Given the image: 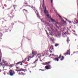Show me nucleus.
<instances>
[{
  "instance_id": "393cba45",
  "label": "nucleus",
  "mask_w": 78,
  "mask_h": 78,
  "mask_svg": "<svg viewBox=\"0 0 78 78\" xmlns=\"http://www.w3.org/2000/svg\"><path fill=\"white\" fill-rule=\"evenodd\" d=\"M66 41L67 42H69V38H67V40Z\"/></svg>"
},
{
  "instance_id": "aec40b11",
  "label": "nucleus",
  "mask_w": 78,
  "mask_h": 78,
  "mask_svg": "<svg viewBox=\"0 0 78 78\" xmlns=\"http://www.w3.org/2000/svg\"><path fill=\"white\" fill-rule=\"evenodd\" d=\"M16 68H17V69H20V67L16 66Z\"/></svg>"
},
{
  "instance_id": "7ed1b4c3",
  "label": "nucleus",
  "mask_w": 78,
  "mask_h": 78,
  "mask_svg": "<svg viewBox=\"0 0 78 78\" xmlns=\"http://www.w3.org/2000/svg\"><path fill=\"white\" fill-rule=\"evenodd\" d=\"M32 56H30L29 57L31 59V58H34V56H35V55H36V53H34V51H32Z\"/></svg>"
},
{
  "instance_id": "473e14b6",
  "label": "nucleus",
  "mask_w": 78,
  "mask_h": 78,
  "mask_svg": "<svg viewBox=\"0 0 78 78\" xmlns=\"http://www.w3.org/2000/svg\"><path fill=\"white\" fill-rule=\"evenodd\" d=\"M18 75H22V74H21V73H19Z\"/></svg>"
},
{
  "instance_id": "c03bdc74",
  "label": "nucleus",
  "mask_w": 78,
  "mask_h": 78,
  "mask_svg": "<svg viewBox=\"0 0 78 78\" xmlns=\"http://www.w3.org/2000/svg\"><path fill=\"white\" fill-rule=\"evenodd\" d=\"M12 25H14V23H12Z\"/></svg>"
},
{
  "instance_id": "c85d7f7f",
  "label": "nucleus",
  "mask_w": 78,
  "mask_h": 78,
  "mask_svg": "<svg viewBox=\"0 0 78 78\" xmlns=\"http://www.w3.org/2000/svg\"><path fill=\"white\" fill-rule=\"evenodd\" d=\"M40 70H41V71H44V70H45L40 69Z\"/></svg>"
},
{
  "instance_id": "a19ab883",
  "label": "nucleus",
  "mask_w": 78,
  "mask_h": 78,
  "mask_svg": "<svg viewBox=\"0 0 78 78\" xmlns=\"http://www.w3.org/2000/svg\"><path fill=\"white\" fill-rule=\"evenodd\" d=\"M65 19L66 20H67V19L66 18Z\"/></svg>"
},
{
  "instance_id": "cd10ccee",
  "label": "nucleus",
  "mask_w": 78,
  "mask_h": 78,
  "mask_svg": "<svg viewBox=\"0 0 78 78\" xmlns=\"http://www.w3.org/2000/svg\"><path fill=\"white\" fill-rule=\"evenodd\" d=\"M51 3H53V0H51Z\"/></svg>"
},
{
  "instance_id": "f03ea898",
  "label": "nucleus",
  "mask_w": 78,
  "mask_h": 78,
  "mask_svg": "<svg viewBox=\"0 0 78 78\" xmlns=\"http://www.w3.org/2000/svg\"><path fill=\"white\" fill-rule=\"evenodd\" d=\"M61 55L60 54L59 55V57L58 56L57 57L54 58H53V59L55 61H57V62H58L59 61V58L61 59Z\"/></svg>"
},
{
  "instance_id": "f257e3e1",
  "label": "nucleus",
  "mask_w": 78,
  "mask_h": 78,
  "mask_svg": "<svg viewBox=\"0 0 78 78\" xmlns=\"http://www.w3.org/2000/svg\"><path fill=\"white\" fill-rule=\"evenodd\" d=\"M27 58H26L23 61H22V62H17L15 64H16V65H17V66H19L18 64H20V65H21V66H22L23 64L22 63H24V62H26V61H27Z\"/></svg>"
},
{
  "instance_id": "a18cd8bd",
  "label": "nucleus",
  "mask_w": 78,
  "mask_h": 78,
  "mask_svg": "<svg viewBox=\"0 0 78 78\" xmlns=\"http://www.w3.org/2000/svg\"><path fill=\"white\" fill-rule=\"evenodd\" d=\"M43 2H44V0H43Z\"/></svg>"
},
{
  "instance_id": "f8f14e48",
  "label": "nucleus",
  "mask_w": 78,
  "mask_h": 78,
  "mask_svg": "<svg viewBox=\"0 0 78 78\" xmlns=\"http://www.w3.org/2000/svg\"><path fill=\"white\" fill-rule=\"evenodd\" d=\"M50 19L51 20V21H52V22H55V20L51 18H50Z\"/></svg>"
},
{
  "instance_id": "49530a36",
  "label": "nucleus",
  "mask_w": 78,
  "mask_h": 78,
  "mask_svg": "<svg viewBox=\"0 0 78 78\" xmlns=\"http://www.w3.org/2000/svg\"><path fill=\"white\" fill-rule=\"evenodd\" d=\"M13 16L14 17V15H13Z\"/></svg>"
},
{
  "instance_id": "dca6fc26",
  "label": "nucleus",
  "mask_w": 78,
  "mask_h": 78,
  "mask_svg": "<svg viewBox=\"0 0 78 78\" xmlns=\"http://www.w3.org/2000/svg\"><path fill=\"white\" fill-rule=\"evenodd\" d=\"M30 59H31V58H30V57H27L28 60H27V61L28 62V61H30Z\"/></svg>"
},
{
  "instance_id": "1a4fd4ad",
  "label": "nucleus",
  "mask_w": 78,
  "mask_h": 78,
  "mask_svg": "<svg viewBox=\"0 0 78 78\" xmlns=\"http://www.w3.org/2000/svg\"><path fill=\"white\" fill-rule=\"evenodd\" d=\"M70 49H69V50L67 51V52H66L67 55H70Z\"/></svg>"
},
{
  "instance_id": "6e6552de",
  "label": "nucleus",
  "mask_w": 78,
  "mask_h": 78,
  "mask_svg": "<svg viewBox=\"0 0 78 78\" xmlns=\"http://www.w3.org/2000/svg\"><path fill=\"white\" fill-rule=\"evenodd\" d=\"M23 11L24 14H26L27 12H28V11L26 10L25 9H23Z\"/></svg>"
},
{
  "instance_id": "b1692460",
  "label": "nucleus",
  "mask_w": 78,
  "mask_h": 78,
  "mask_svg": "<svg viewBox=\"0 0 78 78\" xmlns=\"http://www.w3.org/2000/svg\"><path fill=\"white\" fill-rule=\"evenodd\" d=\"M2 61V56L0 57V62Z\"/></svg>"
},
{
  "instance_id": "5701e85b",
  "label": "nucleus",
  "mask_w": 78,
  "mask_h": 78,
  "mask_svg": "<svg viewBox=\"0 0 78 78\" xmlns=\"http://www.w3.org/2000/svg\"><path fill=\"white\" fill-rule=\"evenodd\" d=\"M21 75H23V76H24V75H25V74L23 73L21 74Z\"/></svg>"
},
{
  "instance_id": "603ef678",
  "label": "nucleus",
  "mask_w": 78,
  "mask_h": 78,
  "mask_svg": "<svg viewBox=\"0 0 78 78\" xmlns=\"http://www.w3.org/2000/svg\"><path fill=\"white\" fill-rule=\"evenodd\" d=\"M1 51V50H0V51Z\"/></svg>"
},
{
  "instance_id": "ea45409f",
  "label": "nucleus",
  "mask_w": 78,
  "mask_h": 78,
  "mask_svg": "<svg viewBox=\"0 0 78 78\" xmlns=\"http://www.w3.org/2000/svg\"><path fill=\"white\" fill-rule=\"evenodd\" d=\"M27 6H29V7H30V5H27Z\"/></svg>"
},
{
  "instance_id": "9b49d317",
  "label": "nucleus",
  "mask_w": 78,
  "mask_h": 78,
  "mask_svg": "<svg viewBox=\"0 0 78 78\" xmlns=\"http://www.w3.org/2000/svg\"><path fill=\"white\" fill-rule=\"evenodd\" d=\"M49 50L50 51V53H52L53 51V48H52L51 49L50 48Z\"/></svg>"
},
{
  "instance_id": "4468645a",
  "label": "nucleus",
  "mask_w": 78,
  "mask_h": 78,
  "mask_svg": "<svg viewBox=\"0 0 78 78\" xmlns=\"http://www.w3.org/2000/svg\"><path fill=\"white\" fill-rule=\"evenodd\" d=\"M27 4H28V3H26L24 4L23 5V6H24V7L27 6H28V5H27Z\"/></svg>"
},
{
  "instance_id": "79ce46f5",
  "label": "nucleus",
  "mask_w": 78,
  "mask_h": 78,
  "mask_svg": "<svg viewBox=\"0 0 78 78\" xmlns=\"http://www.w3.org/2000/svg\"><path fill=\"white\" fill-rule=\"evenodd\" d=\"M12 17H13L12 16L11 17L12 19V18H13Z\"/></svg>"
},
{
  "instance_id": "e433bc0d",
  "label": "nucleus",
  "mask_w": 78,
  "mask_h": 78,
  "mask_svg": "<svg viewBox=\"0 0 78 78\" xmlns=\"http://www.w3.org/2000/svg\"><path fill=\"white\" fill-rule=\"evenodd\" d=\"M45 64H48V62H46V63H45Z\"/></svg>"
},
{
  "instance_id": "4be33fe9",
  "label": "nucleus",
  "mask_w": 78,
  "mask_h": 78,
  "mask_svg": "<svg viewBox=\"0 0 78 78\" xmlns=\"http://www.w3.org/2000/svg\"><path fill=\"white\" fill-rule=\"evenodd\" d=\"M13 7L14 8V9H15V8H16V5H13Z\"/></svg>"
},
{
  "instance_id": "ddd939ff",
  "label": "nucleus",
  "mask_w": 78,
  "mask_h": 78,
  "mask_svg": "<svg viewBox=\"0 0 78 78\" xmlns=\"http://www.w3.org/2000/svg\"><path fill=\"white\" fill-rule=\"evenodd\" d=\"M33 10H34L35 11V12H36V11H37V10L36 9V8L35 7H33Z\"/></svg>"
},
{
  "instance_id": "a878e982",
  "label": "nucleus",
  "mask_w": 78,
  "mask_h": 78,
  "mask_svg": "<svg viewBox=\"0 0 78 78\" xmlns=\"http://www.w3.org/2000/svg\"><path fill=\"white\" fill-rule=\"evenodd\" d=\"M0 36H2V34L0 32Z\"/></svg>"
},
{
  "instance_id": "f3484780",
  "label": "nucleus",
  "mask_w": 78,
  "mask_h": 78,
  "mask_svg": "<svg viewBox=\"0 0 78 78\" xmlns=\"http://www.w3.org/2000/svg\"><path fill=\"white\" fill-rule=\"evenodd\" d=\"M38 61V59H37V60H36L35 61H34V64H35V63H37V61Z\"/></svg>"
},
{
  "instance_id": "423d86ee",
  "label": "nucleus",
  "mask_w": 78,
  "mask_h": 78,
  "mask_svg": "<svg viewBox=\"0 0 78 78\" xmlns=\"http://www.w3.org/2000/svg\"><path fill=\"white\" fill-rule=\"evenodd\" d=\"M9 73L10 76H13L14 74H15V72L14 71H12V72H10Z\"/></svg>"
},
{
  "instance_id": "bb28decb",
  "label": "nucleus",
  "mask_w": 78,
  "mask_h": 78,
  "mask_svg": "<svg viewBox=\"0 0 78 78\" xmlns=\"http://www.w3.org/2000/svg\"><path fill=\"white\" fill-rule=\"evenodd\" d=\"M12 72V70H10L9 72Z\"/></svg>"
},
{
  "instance_id": "6ab92c4d",
  "label": "nucleus",
  "mask_w": 78,
  "mask_h": 78,
  "mask_svg": "<svg viewBox=\"0 0 78 78\" xmlns=\"http://www.w3.org/2000/svg\"><path fill=\"white\" fill-rule=\"evenodd\" d=\"M59 45V44H55V47H58Z\"/></svg>"
},
{
  "instance_id": "c756f323",
  "label": "nucleus",
  "mask_w": 78,
  "mask_h": 78,
  "mask_svg": "<svg viewBox=\"0 0 78 78\" xmlns=\"http://www.w3.org/2000/svg\"><path fill=\"white\" fill-rule=\"evenodd\" d=\"M55 25L56 27H58V28H59V27H58V26L57 25H56V24H55Z\"/></svg>"
},
{
  "instance_id": "f704fd0d",
  "label": "nucleus",
  "mask_w": 78,
  "mask_h": 78,
  "mask_svg": "<svg viewBox=\"0 0 78 78\" xmlns=\"http://www.w3.org/2000/svg\"><path fill=\"white\" fill-rule=\"evenodd\" d=\"M34 7H33V6H32V7H31V8H32V9L33 8H34Z\"/></svg>"
},
{
  "instance_id": "de8ad7c7",
  "label": "nucleus",
  "mask_w": 78,
  "mask_h": 78,
  "mask_svg": "<svg viewBox=\"0 0 78 78\" xmlns=\"http://www.w3.org/2000/svg\"><path fill=\"white\" fill-rule=\"evenodd\" d=\"M41 21L42 22V20H41Z\"/></svg>"
},
{
  "instance_id": "4c0bfd02",
  "label": "nucleus",
  "mask_w": 78,
  "mask_h": 78,
  "mask_svg": "<svg viewBox=\"0 0 78 78\" xmlns=\"http://www.w3.org/2000/svg\"><path fill=\"white\" fill-rule=\"evenodd\" d=\"M50 62H48V64H50Z\"/></svg>"
},
{
  "instance_id": "8fccbe9b",
  "label": "nucleus",
  "mask_w": 78,
  "mask_h": 78,
  "mask_svg": "<svg viewBox=\"0 0 78 78\" xmlns=\"http://www.w3.org/2000/svg\"><path fill=\"white\" fill-rule=\"evenodd\" d=\"M74 32H75V31H74Z\"/></svg>"
},
{
  "instance_id": "58836bf2",
  "label": "nucleus",
  "mask_w": 78,
  "mask_h": 78,
  "mask_svg": "<svg viewBox=\"0 0 78 78\" xmlns=\"http://www.w3.org/2000/svg\"><path fill=\"white\" fill-rule=\"evenodd\" d=\"M50 35H51V36H53V35H52V34H51V33L50 34Z\"/></svg>"
},
{
  "instance_id": "72a5a7b5",
  "label": "nucleus",
  "mask_w": 78,
  "mask_h": 78,
  "mask_svg": "<svg viewBox=\"0 0 78 78\" xmlns=\"http://www.w3.org/2000/svg\"><path fill=\"white\" fill-rule=\"evenodd\" d=\"M38 55H37L36 56V58H37V56H38Z\"/></svg>"
},
{
  "instance_id": "412c9836",
  "label": "nucleus",
  "mask_w": 78,
  "mask_h": 78,
  "mask_svg": "<svg viewBox=\"0 0 78 78\" xmlns=\"http://www.w3.org/2000/svg\"><path fill=\"white\" fill-rule=\"evenodd\" d=\"M64 55H65V56H66V55H67V53H64Z\"/></svg>"
},
{
  "instance_id": "7c9ffc66",
  "label": "nucleus",
  "mask_w": 78,
  "mask_h": 78,
  "mask_svg": "<svg viewBox=\"0 0 78 78\" xmlns=\"http://www.w3.org/2000/svg\"><path fill=\"white\" fill-rule=\"evenodd\" d=\"M13 67V66H12V65L10 66V67Z\"/></svg>"
},
{
  "instance_id": "a211bd4d",
  "label": "nucleus",
  "mask_w": 78,
  "mask_h": 78,
  "mask_svg": "<svg viewBox=\"0 0 78 78\" xmlns=\"http://www.w3.org/2000/svg\"><path fill=\"white\" fill-rule=\"evenodd\" d=\"M57 15L59 17H60L61 18V19L62 20V18H61V16H60V15H59V14H58Z\"/></svg>"
},
{
  "instance_id": "20e7f679",
  "label": "nucleus",
  "mask_w": 78,
  "mask_h": 78,
  "mask_svg": "<svg viewBox=\"0 0 78 78\" xmlns=\"http://www.w3.org/2000/svg\"><path fill=\"white\" fill-rule=\"evenodd\" d=\"M43 8L44 9V12L45 14H48V12L47 10V8H46V7H44V5H43Z\"/></svg>"
},
{
  "instance_id": "864d4df0",
  "label": "nucleus",
  "mask_w": 78,
  "mask_h": 78,
  "mask_svg": "<svg viewBox=\"0 0 78 78\" xmlns=\"http://www.w3.org/2000/svg\"><path fill=\"white\" fill-rule=\"evenodd\" d=\"M0 72H1V71H0Z\"/></svg>"
},
{
  "instance_id": "c9c22d12",
  "label": "nucleus",
  "mask_w": 78,
  "mask_h": 78,
  "mask_svg": "<svg viewBox=\"0 0 78 78\" xmlns=\"http://www.w3.org/2000/svg\"><path fill=\"white\" fill-rule=\"evenodd\" d=\"M4 6H5V7H6V5L5 4L4 5Z\"/></svg>"
},
{
  "instance_id": "0eeeda50",
  "label": "nucleus",
  "mask_w": 78,
  "mask_h": 78,
  "mask_svg": "<svg viewBox=\"0 0 78 78\" xmlns=\"http://www.w3.org/2000/svg\"><path fill=\"white\" fill-rule=\"evenodd\" d=\"M27 69H23L22 68H21L20 69H19V70H17L16 71L17 72H20V71H27Z\"/></svg>"
},
{
  "instance_id": "09e8293b",
  "label": "nucleus",
  "mask_w": 78,
  "mask_h": 78,
  "mask_svg": "<svg viewBox=\"0 0 78 78\" xmlns=\"http://www.w3.org/2000/svg\"><path fill=\"white\" fill-rule=\"evenodd\" d=\"M22 73H21V74H22Z\"/></svg>"
},
{
  "instance_id": "2f4dec72",
  "label": "nucleus",
  "mask_w": 78,
  "mask_h": 78,
  "mask_svg": "<svg viewBox=\"0 0 78 78\" xmlns=\"http://www.w3.org/2000/svg\"><path fill=\"white\" fill-rule=\"evenodd\" d=\"M49 16H50V15H47V17H49Z\"/></svg>"
},
{
  "instance_id": "39448f33",
  "label": "nucleus",
  "mask_w": 78,
  "mask_h": 78,
  "mask_svg": "<svg viewBox=\"0 0 78 78\" xmlns=\"http://www.w3.org/2000/svg\"><path fill=\"white\" fill-rule=\"evenodd\" d=\"M45 68L46 69H47L48 70V69H50L51 68V66L50 65H48V66H45Z\"/></svg>"
},
{
  "instance_id": "37998d69",
  "label": "nucleus",
  "mask_w": 78,
  "mask_h": 78,
  "mask_svg": "<svg viewBox=\"0 0 78 78\" xmlns=\"http://www.w3.org/2000/svg\"><path fill=\"white\" fill-rule=\"evenodd\" d=\"M40 61L42 62V60H41Z\"/></svg>"
},
{
  "instance_id": "3c124183",
  "label": "nucleus",
  "mask_w": 78,
  "mask_h": 78,
  "mask_svg": "<svg viewBox=\"0 0 78 78\" xmlns=\"http://www.w3.org/2000/svg\"><path fill=\"white\" fill-rule=\"evenodd\" d=\"M30 73H31V71H30Z\"/></svg>"
},
{
  "instance_id": "9d476101",
  "label": "nucleus",
  "mask_w": 78,
  "mask_h": 78,
  "mask_svg": "<svg viewBox=\"0 0 78 78\" xmlns=\"http://www.w3.org/2000/svg\"><path fill=\"white\" fill-rule=\"evenodd\" d=\"M15 13V11H14V10H12V12H11V14H14Z\"/></svg>"
},
{
  "instance_id": "2eb2a0df",
  "label": "nucleus",
  "mask_w": 78,
  "mask_h": 78,
  "mask_svg": "<svg viewBox=\"0 0 78 78\" xmlns=\"http://www.w3.org/2000/svg\"><path fill=\"white\" fill-rule=\"evenodd\" d=\"M61 61H62L64 59V57L63 56H61Z\"/></svg>"
}]
</instances>
